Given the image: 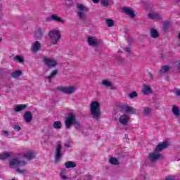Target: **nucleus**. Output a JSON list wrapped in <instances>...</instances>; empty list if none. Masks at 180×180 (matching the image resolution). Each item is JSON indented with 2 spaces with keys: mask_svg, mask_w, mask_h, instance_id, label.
Here are the masks:
<instances>
[{
  "mask_svg": "<svg viewBox=\"0 0 180 180\" xmlns=\"http://www.w3.org/2000/svg\"><path fill=\"white\" fill-rule=\"evenodd\" d=\"M57 72H58V71L57 70H54L49 76L46 77V78L49 79V82H50V81H51V79L53 77H56L57 75Z\"/></svg>",
  "mask_w": 180,
  "mask_h": 180,
  "instance_id": "29",
  "label": "nucleus"
},
{
  "mask_svg": "<svg viewBox=\"0 0 180 180\" xmlns=\"http://www.w3.org/2000/svg\"><path fill=\"white\" fill-rule=\"evenodd\" d=\"M166 180H175L174 178H167Z\"/></svg>",
  "mask_w": 180,
  "mask_h": 180,
  "instance_id": "49",
  "label": "nucleus"
},
{
  "mask_svg": "<svg viewBox=\"0 0 180 180\" xmlns=\"http://www.w3.org/2000/svg\"><path fill=\"white\" fill-rule=\"evenodd\" d=\"M168 147V142L167 141H163L160 143L157 146L156 148L155 149V151H162V150L167 148Z\"/></svg>",
  "mask_w": 180,
  "mask_h": 180,
  "instance_id": "13",
  "label": "nucleus"
},
{
  "mask_svg": "<svg viewBox=\"0 0 180 180\" xmlns=\"http://www.w3.org/2000/svg\"><path fill=\"white\" fill-rule=\"evenodd\" d=\"M109 162L112 165H117V164H119V160L116 158H111L109 160Z\"/></svg>",
  "mask_w": 180,
  "mask_h": 180,
  "instance_id": "32",
  "label": "nucleus"
},
{
  "mask_svg": "<svg viewBox=\"0 0 180 180\" xmlns=\"http://www.w3.org/2000/svg\"><path fill=\"white\" fill-rule=\"evenodd\" d=\"M87 43L91 47H98L102 43V41L96 39L95 37H88Z\"/></svg>",
  "mask_w": 180,
  "mask_h": 180,
  "instance_id": "7",
  "label": "nucleus"
},
{
  "mask_svg": "<svg viewBox=\"0 0 180 180\" xmlns=\"http://www.w3.org/2000/svg\"><path fill=\"white\" fill-rule=\"evenodd\" d=\"M122 11L125 15H128L130 18H134L136 16L134 11L129 7H123Z\"/></svg>",
  "mask_w": 180,
  "mask_h": 180,
  "instance_id": "12",
  "label": "nucleus"
},
{
  "mask_svg": "<svg viewBox=\"0 0 180 180\" xmlns=\"http://www.w3.org/2000/svg\"><path fill=\"white\" fill-rule=\"evenodd\" d=\"M143 113L146 116H148V115H151V108H145L143 110Z\"/></svg>",
  "mask_w": 180,
  "mask_h": 180,
  "instance_id": "37",
  "label": "nucleus"
},
{
  "mask_svg": "<svg viewBox=\"0 0 180 180\" xmlns=\"http://www.w3.org/2000/svg\"><path fill=\"white\" fill-rule=\"evenodd\" d=\"M76 121L77 119L75 118V115L72 113H70L65 121V127L67 129H70V127H71V126H72Z\"/></svg>",
  "mask_w": 180,
  "mask_h": 180,
  "instance_id": "6",
  "label": "nucleus"
},
{
  "mask_svg": "<svg viewBox=\"0 0 180 180\" xmlns=\"http://www.w3.org/2000/svg\"><path fill=\"white\" fill-rule=\"evenodd\" d=\"M65 174H67V170L65 169H62L60 171V178L62 179H68L67 176H65Z\"/></svg>",
  "mask_w": 180,
  "mask_h": 180,
  "instance_id": "34",
  "label": "nucleus"
},
{
  "mask_svg": "<svg viewBox=\"0 0 180 180\" xmlns=\"http://www.w3.org/2000/svg\"><path fill=\"white\" fill-rule=\"evenodd\" d=\"M142 92L144 95H148V94H151V87L147 84L143 85Z\"/></svg>",
  "mask_w": 180,
  "mask_h": 180,
  "instance_id": "21",
  "label": "nucleus"
},
{
  "mask_svg": "<svg viewBox=\"0 0 180 180\" xmlns=\"http://www.w3.org/2000/svg\"><path fill=\"white\" fill-rule=\"evenodd\" d=\"M172 113L176 117H179V107L176 105H173L172 108Z\"/></svg>",
  "mask_w": 180,
  "mask_h": 180,
  "instance_id": "20",
  "label": "nucleus"
},
{
  "mask_svg": "<svg viewBox=\"0 0 180 180\" xmlns=\"http://www.w3.org/2000/svg\"><path fill=\"white\" fill-rule=\"evenodd\" d=\"M52 20H53V18H51V15L46 18V22H50Z\"/></svg>",
  "mask_w": 180,
  "mask_h": 180,
  "instance_id": "41",
  "label": "nucleus"
},
{
  "mask_svg": "<svg viewBox=\"0 0 180 180\" xmlns=\"http://www.w3.org/2000/svg\"><path fill=\"white\" fill-rule=\"evenodd\" d=\"M51 19L53 22H58V23H64L65 22L64 20H62L61 18L58 17V15L53 14L51 15Z\"/></svg>",
  "mask_w": 180,
  "mask_h": 180,
  "instance_id": "22",
  "label": "nucleus"
},
{
  "mask_svg": "<svg viewBox=\"0 0 180 180\" xmlns=\"http://www.w3.org/2000/svg\"><path fill=\"white\" fill-rule=\"evenodd\" d=\"M44 65L48 67V68H55L57 65V60L51 58H44L43 59Z\"/></svg>",
  "mask_w": 180,
  "mask_h": 180,
  "instance_id": "5",
  "label": "nucleus"
},
{
  "mask_svg": "<svg viewBox=\"0 0 180 180\" xmlns=\"http://www.w3.org/2000/svg\"><path fill=\"white\" fill-rule=\"evenodd\" d=\"M148 18L152 20L156 19L157 20H160L161 15L158 13H150L148 14Z\"/></svg>",
  "mask_w": 180,
  "mask_h": 180,
  "instance_id": "19",
  "label": "nucleus"
},
{
  "mask_svg": "<svg viewBox=\"0 0 180 180\" xmlns=\"http://www.w3.org/2000/svg\"><path fill=\"white\" fill-rule=\"evenodd\" d=\"M105 23L108 27H113L115 25V22H113L112 19H106Z\"/></svg>",
  "mask_w": 180,
  "mask_h": 180,
  "instance_id": "30",
  "label": "nucleus"
},
{
  "mask_svg": "<svg viewBox=\"0 0 180 180\" xmlns=\"http://www.w3.org/2000/svg\"><path fill=\"white\" fill-rule=\"evenodd\" d=\"M150 36L153 39H157L159 36L158 32L155 29L152 28L150 30Z\"/></svg>",
  "mask_w": 180,
  "mask_h": 180,
  "instance_id": "26",
  "label": "nucleus"
},
{
  "mask_svg": "<svg viewBox=\"0 0 180 180\" xmlns=\"http://www.w3.org/2000/svg\"><path fill=\"white\" fill-rule=\"evenodd\" d=\"M58 89L60 92H63V94H67L68 95H71V94H74L77 91V89L74 86H60Z\"/></svg>",
  "mask_w": 180,
  "mask_h": 180,
  "instance_id": "4",
  "label": "nucleus"
},
{
  "mask_svg": "<svg viewBox=\"0 0 180 180\" xmlns=\"http://www.w3.org/2000/svg\"><path fill=\"white\" fill-rule=\"evenodd\" d=\"M65 147H66L67 148L70 147V142H67L66 143H65Z\"/></svg>",
  "mask_w": 180,
  "mask_h": 180,
  "instance_id": "46",
  "label": "nucleus"
},
{
  "mask_svg": "<svg viewBox=\"0 0 180 180\" xmlns=\"http://www.w3.org/2000/svg\"><path fill=\"white\" fill-rule=\"evenodd\" d=\"M175 94L177 95V96H180V89L176 90Z\"/></svg>",
  "mask_w": 180,
  "mask_h": 180,
  "instance_id": "44",
  "label": "nucleus"
},
{
  "mask_svg": "<svg viewBox=\"0 0 180 180\" xmlns=\"http://www.w3.org/2000/svg\"><path fill=\"white\" fill-rule=\"evenodd\" d=\"M169 70V67L168 65L162 66L160 70V74H165V72H168Z\"/></svg>",
  "mask_w": 180,
  "mask_h": 180,
  "instance_id": "28",
  "label": "nucleus"
},
{
  "mask_svg": "<svg viewBox=\"0 0 180 180\" xmlns=\"http://www.w3.org/2000/svg\"><path fill=\"white\" fill-rule=\"evenodd\" d=\"M2 41V38L0 37V43Z\"/></svg>",
  "mask_w": 180,
  "mask_h": 180,
  "instance_id": "50",
  "label": "nucleus"
},
{
  "mask_svg": "<svg viewBox=\"0 0 180 180\" xmlns=\"http://www.w3.org/2000/svg\"><path fill=\"white\" fill-rule=\"evenodd\" d=\"M15 130H18V131H19V130H20V127H19V125H16L14 127Z\"/></svg>",
  "mask_w": 180,
  "mask_h": 180,
  "instance_id": "45",
  "label": "nucleus"
},
{
  "mask_svg": "<svg viewBox=\"0 0 180 180\" xmlns=\"http://www.w3.org/2000/svg\"><path fill=\"white\" fill-rule=\"evenodd\" d=\"M122 110L127 112V113H133V115H136L137 113V110L129 105H123L122 107Z\"/></svg>",
  "mask_w": 180,
  "mask_h": 180,
  "instance_id": "11",
  "label": "nucleus"
},
{
  "mask_svg": "<svg viewBox=\"0 0 180 180\" xmlns=\"http://www.w3.org/2000/svg\"><path fill=\"white\" fill-rule=\"evenodd\" d=\"M94 4H98L99 2V0H92Z\"/></svg>",
  "mask_w": 180,
  "mask_h": 180,
  "instance_id": "48",
  "label": "nucleus"
},
{
  "mask_svg": "<svg viewBox=\"0 0 180 180\" xmlns=\"http://www.w3.org/2000/svg\"><path fill=\"white\" fill-rule=\"evenodd\" d=\"M36 156V153L32 150H29L24 153V158H26V160H28V161H30V160H33L34 157Z\"/></svg>",
  "mask_w": 180,
  "mask_h": 180,
  "instance_id": "16",
  "label": "nucleus"
},
{
  "mask_svg": "<svg viewBox=\"0 0 180 180\" xmlns=\"http://www.w3.org/2000/svg\"><path fill=\"white\" fill-rule=\"evenodd\" d=\"M73 125L75 126V129H79V127H81V125H79V122H78V121L77 120L75 122Z\"/></svg>",
  "mask_w": 180,
  "mask_h": 180,
  "instance_id": "40",
  "label": "nucleus"
},
{
  "mask_svg": "<svg viewBox=\"0 0 180 180\" xmlns=\"http://www.w3.org/2000/svg\"><path fill=\"white\" fill-rule=\"evenodd\" d=\"M77 8L78 9L77 16L79 19H85V12H86V7L82 4H77Z\"/></svg>",
  "mask_w": 180,
  "mask_h": 180,
  "instance_id": "8",
  "label": "nucleus"
},
{
  "mask_svg": "<svg viewBox=\"0 0 180 180\" xmlns=\"http://www.w3.org/2000/svg\"><path fill=\"white\" fill-rule=\"evenodd\" d=\"M162 155L155 150L149 154V159L152 162H155V161H158V160H162Z\"/></svg>",
  "mask_w": 180,
  "mask_h": 180,
  "instance_id": "9",
  "label": "nucleus"
},
{
  "mask_svg": "<svg viewBox=\"0 0 180 180\" xmlns=\"http://www.w3.org/2000/svg\"><path fill=\"white\" fill-rule=\"evenodd\" d=\"M168 27H169V21H166L163 25V30H167Z\"/></svg>",
  "mask_w": 180,
  "mask_h": 180,
  "instance_id": "38",
  "label": "nucleus"
},
{
  "mask_svg": "<svg viewBox=\"0 0 180 180\" xmlns=\"http://www.w3.org/2000/svg\"><path fill=\"white\" fill-rule=\"evenodd\" d=\"M14 60L18 63H25V58L22 56H16L14 57Z\"/></svg>",
  "mask_w": 180,
  "mask_h": 180,
  "instance_id": "31",
  "label": "nucleus"
},
{
  "mask_svg": "<svg viewBox=\"0 0 180 180\" xmlns=\"http://www.w3.org/2000/svg\"><path fill=\"white\" fill-rule=\"evenodd\" d=\"M8 88H13V83H9L7 84Z\"/></svg>",
  "mask_w": 180,
  "mask_h": 180,
  "instance_id": "43",
  "label": "nucleus"
},
{
  "mask_svg": "<svg viewBox=\"0 0 180 180\" xmlns=\"http://www.w3.org/2000/svg\"><path fill=\"white\" fill-rule=\"evenodd\" d=\"M54 129H61V122L60 121H56L53 123Z\"/></svg>",
  "mask_w": 180,
  "mask_h": 180,
  "instance_id": "36",
  "label": "nucleus"
},
{
  "mask_svg": "<svg viewBox=\"0 0 180 180\" xmlns=\"http://www.w3.org/2000/svg\"><path fill=\"white\" fill-rule=\"evenodd\" d=\"M137 96V93L136 91H134L129 94V98L131 99H133V98H136Z\"/></svg>",
  "mask_w": 180,
  "mask_h": 180,
  "instance_id": "39",
  "label": "nucleus"
},
{
  "mask_svg": "<svg viewBox=\"0 0 180 180\" xmlns=\"http://www.w3.org/2000/svg\"><path fill=\"white\" fill-rule=\"evenodd\" d=\"M13 78H19L22 75V72L20 70H17L12 73Z\"/></svg>",
  "mask_w": 180,
  "mask_h": 180,
  "instance_id": "33",
  "label": "nucleus"
},
{
  "mask_svg": "<svg viewBox=\"0 0 180 180\" xmlns=\"http://www.w3.org/2000/svg\"><path fill=\"white\" fill-rule=\"evenodd\" d=\"M40 47H41L40 42H39V41H35L31 46L32 53H37V51L40 50Z\"/></svg>",
  "mask_w": 180,
  "mask_h": 180,
  "instance_id": "14",
  "label": "nucleus"
},
{
  "mask_svg": "<svg viewBox=\"0 0 180 180\" xmlns=\"http://www.w3.org/2000/svg\"><path fill=\"white\" fill-rule=\"evenodd\" d=\"M12 180H16V179H13Z\"/></svg>",
  "mask_w": 180,
  "mask_h": 180,
  "instance_id": "51",
  "label": "nucleus"
},
{
  "mask_svg": "<svg viewBox=\"0 0 180 180\" xmlns=\"http://www.w3.org/2000/svg\"><path fill=\"white\" fill-rule=\"evenodd\" d=\"M49 36L52 44L56 45L61 39V32L58 30H52L49 32Z\"/></svg>",
  "mask_w": 180,
  "mask_h": 180,
  "instance_id": "3",
  "label": "nucleus"
},
{
  "mask_svg": "<svg viewBox=\"0 0 180 180\" xmlns=\"http://www.w3.org/2000/svg\"><path fill=\"white\" fill-rule=\"evenodd\" d=\"M101 5L102 6H104V8H106V6H109L110 4H113L112 0H101Z\"/></svg>",
  "mask_w": 180,
  "mask_h": 180,
  "instance_id": "27",
  "label": "nucleus"
},
{
  "mask_svg": "<svg viewBox=\"0 0 180 180\" xmlns=\"http://www.w3.org/2000/svg\"><path fill=\"white\" fill-rule=\"evenodd\" d=\"M11 157V153H6L3 155H0V160H6V158H9Z\"/></svg>",
  "mask_w": 180,
  "mask_h": 180,
  "instance_id": "35",
  "label": "nucleus"
},
{
  "mask_svg": "<svg viewBox=\"0 0 180 180\" xmlns=\"http://www.w3.org/2000/svg\"><path fill=\"white\" fill-rule=\"evenodd\" d=\"M65 167L68 169L75 168V167H77V164L75 163V162L68 161L65 163Z\"/></svg>",
  "mask_w": 180,
  "mask_h": 180,
  "instance_id": "23",
  "label": "nucleus"
},
{
  "mask_svg": "<svg viewBox=\"0 0 180 180\" xmlns=\"http://www.w3.org/2000/svg\"><path fill=\"white\" fill-rule=\"evenodd\" d=\"M90 113L93 119H95V120H99L101 115H102V112H101V104H99V102H91L90 104Z\"/></svg>",
  "mask_w": 180,
  "mask_h": 180,
  "instance_id": "1",
  "label": "nucleus"
},
{
  "mask_svg": "<svg viewBox=\"0 0 180 180\" xmlns=\"http://www.w3.org/2000/svg\"><path fill=\"white\" fill-rule=\"evenodd\" d=\"M44 32H46V29L44 27H39L35 30V36H37V37H41Z\"/></svg>",
  "mask_w": 180,
  "mask_h": 180,
  "instance_id": "18",
  "label": "nucleus"
},
{
  "mask_svg": "<svg viewBox=\"0 0 180 180\" xmlns=\"http://www.w3.org/2000/svg\"><path fill=\"white\" fill-rule=\"evenodd\" d=\"M25 109H26V104H21V105H17L14 108V111L15 112H21V110H25Z\"/></svg>",
  "mask_w": 180,
  "mask_h": 180,
  "instance_id": "25",
  "label": "nucleus"
},
{
  "mask_svg": "<svg viewBox=\"0 0 180 180\" xmlns=\"http://www.w3.org/2000/svg\"><path fill=\"white\" fill-rule=\"evenodd\" d=\"M130 117L127 116V115H122L120 117L119 122L121 123V124H124V126H126L127 123H129V120Z\"/></svg>",
  "mask_w": 180,
  "mask_h": 180,
  "instance_id": "15",
  "label": "nucleus"
},
{
  "mask_svg": "<svg viewBox=\"0 0 180 180\" xmlns=\"http://www.w3.org/2000/svg\"><path fill=\"white\" fill-rule=\"evenodd\" d=\"M126 51L127 52V53H130V51H131V50L130 49V48H126Z\"/></svg>",
  "mask_w": 180,
  "mask_h": 180,
  "instance_id": "47",
  "label": "nucleus"
},
{
  "mask_svg": "<svg viewBox=\"0 0 180 180\" xmlns=\"http://www.w3.org/2000/svg\"><path fill=\"white\" fill-rule=\"evenodd\" d=\"M26 165V162L22 160L20 158H13L10 161V168L15 169L18 174H25L26 170H21L19 168L25 167Z\"/></svg>",
  "mask_w": 180,
  "mask_h": 180,
  "instance_id": "2",
  "label": "nucleus"
},
{
  "mask_svg": "<svg viewBox=\"0 0 180 180\" xmlns=\"http://www.w3.org/2000/svg\"><path fill=\"white\" fill-rule=\"evenodd\" d=\"M101 85L106 86V88H110L113 84H112V82L108 79H103L101 82Z\"/></svg>",
  "mask_w": 180,
  "mask_h": 180,
  "instance_id": "24",
  "label": "nucleus"
},
{
  "mask_svg": "<svg viewBox=\"0 0 180 180\" xmlns=\"http://www.w3.org/2000/svg\"><path fill=\"white\" fill-rule=\"evenodd\" d=\"M61 145H58L56 147V155L55 156V164H58L60 162V159L61 158Z\"/></svg>",
  "mask_w": 180,
  "mask_h": 180,
  "instance_id": "10",
  "label": "nucleus"
},
{
  "mask_svg": "<svg viewBox=\"0 0 180 180\" xmlns=\"http://www.w3.org/2000/svg\"><path fill=\"white\" fill-rule=\"evenodd\" d=\"M2 134H4V136H9V131H2Z\"/></svg>",
  "mask_w": 180,
  "mask_h": 180,
  "instance_id": "42",
  "label": "nucleus"
},
{
  "mask_svg": "<svg viewBox=\"0 0 180 180\" xmlns=\"http://www.w3.org/2000/svg\"><path fill=\"white\" fill-rule=\"evenodd\" d=\"M179 65H180V63H179Z\"/></svg>",
  "mask_w": 180,
  "mask_h": 180,
  "instance_id": "52",
  "label": "nucleus"
},
{
  "mask_svg": "<svg viewBox=\"0 0 180 180\" xmlns=\"http://www.w3.org/2000/svg\"><path fill=\"white\" fill-rule=\"evenodd\" d=\"M33 119V115L30 111H26L24 114V120L26 123H30Z\"/></svg>",
  "mask_w": 180,
  "mask_h": 180,
  "instance_id": "17",
  "label": "nucleus"
}]
</instances>
